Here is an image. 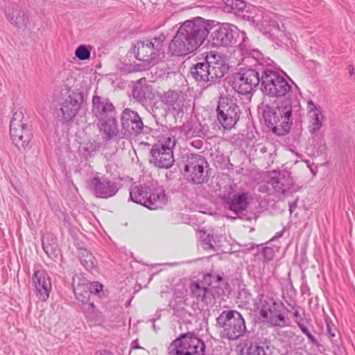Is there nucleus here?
<instances>
[{
    "label": "nucleus",
    "instance_id": "1",
    "mask_svg": "<svg viewBox=\"0 0 355 355\" xmlns=\"http://www.w3.org/2000/svg\"><path fill=\"white\" fill-rule=\"evenodd\" d=\"M214 26L212 20L196 17L180 26L168 46L173 55L184 56L196 51L207 39Z\"/></svg>",
    "mask_w": 355,
    "mask_h": 355
},
{
    "label": "nucleus",
    "instance_id": "2",
    "mask_svg": "<svg viewBox=\"0 0 355 355\" xmlns=\"http://www.w3.org/2000/svg\"><path fill=\"white\" fill-rule=\"evenodd\" d=\"M275 107L263 103V117L266 125L278 135L288 133L293 125V121L299 116L300 106L292 105L290 101H275Z\"/></svg>",
    "mask_w": 355,
    "mask_h": 355
},
{
    "label": "nucleus",
    "instance_id": "3",
    "mask_svg": "<svg viewBox=\"0 0 355 355\" xmlns=\"http://www.w3.org/2000/svg\"><path fill=\"white\" fill-rule=\"evenodd\" d=\"M165 39V35L162 33L150 40L138 41L132 46V53L140 61L139 64L134 65L135 71H145L157 63Z\"/></svg>",
    "mask_w": 355,
    "mask_h": 355
},
{
    "label": "nucleus",
    "instance_id": "4",
    "mask_svg": "<svg viewBox=\"0 0 355 355\" xmlns=\"http://www.w3.org/2000/svg\"><path fill=\"white\" fill-rule=\"evenodd\" d=\"M216 327L220 337L234 340L246 331L245 320L237 311H223L216 319Z\"/></svg>",
    "mask_w": 355,
    "mask_h": 355
},
{
    "label": "nucleus",
    "instance_id": "5",
    "mask_svg": "<svg viewBox=\"0 0 355 355\" xmlns=\"http://www.w3.org/2000/svg\"><path fill=\"white\" fill-rule=\"evenodd\" d=\"M291 86L277 71L265 69L261 71L260 89L265 96L276 98L275 101H283L282 98L291 92Z\"/></svg>",
    "mask_w": 355,
    "mask_h": 355
},
{
    "label": "nucleus",
    "instance_id": "6",
    "mask_svg": "<svg viewBox=\"0 0 355 355\" xmlns=\"http://www.w3.org/2000/svg\"><path fill=\"white\" fill-rule=\"evenodd\" d=\"M131 200L149 209L155 210L162 208L167 202V197L164 190H151L148 186H135L130 189Z\"/></svg>",
    "mask_w": 355,
    "mask_h": 355
},
{
    "label": "nucleus",
    "instance_id": "7",
    "mask_svg": "<svg viewBox=\"0 0 355 355\" xmlns=\"http://www.w3.org/2000/svg\"><path fill=\"white\" fill-rule=\"evenodd\" d=\"M184 175L193 184H202L208 181L205 168L209 166L206 159L201 155L187 153L182 155Z\"/></svg>",
    "mask_w": 355,
    "mask_h": 355
},
{
    "label": "nucleus",
    "instance_id": "8",
    "mask_svg": "<svg viewBox=\"0 0 355 355\" xmlns=\"http://www.w3.org/2000/svg\"><path fill=\"white\" fill-rule=\"evenodd\" d=\"M205 345L193 334H183L173 341L168 348V355H205Z\"/></svg>",
    "mask_w": 355,
    "mask_h": 355
},
{
    "label": "nucleus",
    "instance_id": "9",
    "mask_svg": "<svg viewBox=\"0 0 355 355\" xmlns=\"http://www.w3.org/2000/svg\"><path fill=\"white\" fill-rule=\"evenodd\" d=\"M216 116L223 128L230 130L239 119L240 110L233 99L220 97L216 108Z\"/></svg>",
    "mask_w": 355,
    "mask_h": 355
},
{
    "label": "nucleus",
    "instance_id": "10",
    "mask_svg": "<svg viewBox=\"0 0 355 355\" xmlns=\"http://www.w3.org/2000/svg\"><path fill=\"white\" fill-rule=\"evenodd\" d=\"M120 121L123 137L134 138L143 133L144 124L137 112L125 108L121 114Z\"/></svg>",
    "mask_w": 355,
    "mask_h": 355
},
{
    "label": "nucleus",
    "instance_id": "11",
    "mask_svg": "<svg viewBox=\"0 0 355 355\" xmlns=\"http://www.w3.org/2000/svg\"><path fill=\"white\" fill-rule=\"evenodd\" d=\"M261 84L259 72L254 69H242L234 77L233 88L241 94H250Z\"/></svg>",
    "mask_w": 355,
    "mask_h": 355
},
{
    "label": "nucleus",
    "instance_id": "12",
    "mask_svg": "<svg viewBox=\"0 0 355 355\" xmlns=\"http://www.w3.org/2000/svg\"><path fill=\"white\" fill-rule=\"evenodd\" d=\"M214 26L211 30L214 29L210 35L209 42L212 46H227L234 43L236 41V35H237L236 26L224 23L221 25L216 24L214 21Z\"/></svg>",
    "mask_w": 355,
    "mask_h": 355
},
{
    "label": "nucleus",
    "instance_id": "13",
    "mask_svg": "<svg viewBox=\"0 0 355 355\" xmlns=\"http://www.w3.org/2000/svg\"><path fill=\"white\" fill-rule=\"evenodd\" d=\"M83 102V95L80 92L68 91V94L62 98L60 112L63 121H71L78 113Z\"/></svg>",
    "mask_w": 355,
    "mask_h": 355
},
{
    "label": "nucleus",
    "instance_id": "14",
    "mask_svg": "<svg viewBox=\"0 0 355 355\" xmlns=\"http://www.w3.org/2000/svg\"><path fill=\"white\" fill-rule=\"evenodd\" d=\"M211 279V275H207L204 277L202 281L193 282L189 286L191 296L207 306L214 303L215 300L214 287L210 283Z\"/></svg>",
    "mask_w": 355,
    "mask_h": 355
},
{
    "label": "nucleus",
    "instance_id": "15",
    "mask_svg": "<svg viewBox=\"0 0 355 355\" xmlns=\"http://www.w3.org/2000/svg\"><path fill=\"white\" fill-rule=\"evenodd\" d=\"M150 153V163L157 168L168 169L174 164L173 151L170 148L154 145Z\"/></svg>",
    "mask_w": 355,
    "mask_h": 355
},
{
    "label": "nucleus",
    "instance_id": "16",
    "mask_svg": "<svg viewBox=\"0 0 355 355\" xmlns=\"http://www.w3.org/2000/svg\"><path fill=\"white\" fill-rule=\"evenodd\" d=\"M10 135L12 143L20 150L26 149L32 139L33 135L27 123L10 124Z\"/></svg>",
    "mask_w": 355,
    "mask_h": 355
},
{
    "label": "nucleus",
    "instance_id": "17",
    "mask_svg": "<svg viewBox=\"0 0 355 355\" xmlns=\"http://www.w3.org/2000/svg\"><path fill=\"white\" fill-rule=\"evenodd\" d=\"M161 100L166 110L174 116L184 112L185 97L181 92L169 90L161 96Z\"/></svg>",
    "mask_w": 355,
    "mask_h": 355
},
{
    "label": "nucleus",
    "instance_id": "18",
    "mask_svg": "<svg viewBox=\"0 0 355 355\" xmlns=\"http://www.w3.org/2000/svg\"><path fill=\"white\" fill-rule=\"evenodd\" d=\"M32 281L37 297L43 302L46 301L52 288L49 275L44 270H35Z\"/></svg>",
    "mask_w": 355,
    "mask_h": 355
},
{
    "label": "nucleus",
    "instance_id": "19",
    "mask_svg": "<svg viewBox=\"0 0 355 355\" xmlns=\"http://www.w3.org/2000/svg\"><path fill=\"white\" fill-rule=\"evenodd\" d=\"M205 61L209 68L211 83L215 79L223 78L229 69L221 56L216 52L210 51L207 53L205 56Z\"/></svg>",
    "mask_w": 355,
    "mask_h": 355
},
{
    "label": "nucleus",
    "instance_id": "20",
    "mask_svg": "<svg viewBox=\"0 0 355 355\" xmlns=\"http://www.w3.org/2000/svg\"><path fill=\"white\" fill-rule=\"evenodd\" d=\"M93 191L97 198H107L118 191L116 184L107 178L95 177L92 180Z\"/></svg>",
    "mask_w": 355,
    "mask_h": 355
},
{
    "label": "nucleus",
    "instance_id": "21",
    "mask_svg": "<svg viewBox=\"0 0 355 355\" xmlns=\"http://www.w3.org/2000/svg\"><path fill=\"white\" fill-rule=\"evenodd\" d=\"M113 112H114V107L107 98L93 96L92 113L99 120L110 117Z\"/></svg>",
    "mask_w": 355,
    "mask_h": 355
},
{
    "label": "nucleus",
    "instance_id": "22",
    "mask_svg": "<svg viewBox=\"0 0 355 355\" xmlns=\"http://www.w3.org/2000/svg\"><path fill=\"white\" fill-rule=\"evenodd\" d=\"M254 309L259 311L260 316L263 320L273 311L275 308H280L281 306L277 303L273 298L263 294H259L254 300Z\"/></svg>",
    "mask_w": 355,
    "mask_h": 355
},
{
    "label": "nucleus",
    "instance_id": "23",
    "mask_svg": "<svg viewBox=\"0 0 355 355\" xmlns=\"http://www.w3.org/2000/svg\"><path fill=\"white\" fill-rule=\"evenodd\" d=\"M132 97L137 101L145 104L153 96V88L145 79L138 80L132 88Z\"/></svg>",
    "mask_w": 355,
    "mask_h": 355
},
{
    "label": "nucleus",
    "instance_id": "24",
    "mask_svg": "<svg viewBox=\"0 0 355 355\" xmlns=\"http://www.w3.org/2000/svg\"><path fill=\"white\" fill-rule=\"evenodd\" d=\"M190 73L193 78L196 79L199 83H201L202 87H208L211 83L210 76L209 68L207 67V62H198L192 67H191Z\"/></svg>",
    "mask_w": 355,
    "mask_h": 355
},
{
    "label": "nucleus",
    "instance_id": "25",
    "mask_svg": "<svg viewBox=\"0 0 355 355\" xmlns=\"http://www.w3.org/2000/svg\"><path fill=\"white\" fill-rule=\"evenodd\" d=\"M308 108L309 110V129L310 132L315 133L318 131L322 125L323 116L320 112V107L315 105L313 101L308 102Z\"/></svg>",
    "mask_w": 355,
    "mask_h": 355
},
{
    "label": "nucleus",
    "instance_id": "26",
    "mask_svg": "<svg viewBox=\"0 0 355 355\" xmlns=\"http://www.w3.org/2000/svg\"><path fill=\"white\" fill-rule=\"evenodd\" d=\"M274 173L277 175L272 177L269 183L274 187L277 192L284 193L293 186V180L287 172Z\"/></svg>",
    "mask_w": 355,
    "mask_h": 355
},
{
    "label": "nucleus",
    "instance_id": "27",
    "mask_svg": "<svg viewBox=\"0 0 355 355\" xmlns=\"http://www.w3.org/2000/svg\"><path fill=\"white\" fill-rule=\"evenodd\" d=\"M15 12L14 7H8L6 10L5 13L8 20L18 28H31L29 15L26 12H22V14L17 13V17H15Z\"/></svg>",
    "mask_w": 355,
    "mask_h": 355
},
{
    "label": "nucleus",
    "instance_id": "28",
    "mask_svg": "<svg viewBox=\"0 0 355 355\" xmlns=\"http://www.w3.org/2000/svg\"><path fill=\"white\" fill-rule=\"evenodd\" d=\"M248 198V193H239L234 194L232 199L226 200V203L231 211L239 213L248 208L249 205Z\"/></svg>",
    "mask_w": 355,
    "mask_h": 355
},
{
    "label": "nucleus",
    "instance_id": "29",
    "mask_svg": "<svg viewBox=\"0 0 355 355\" xmlns=\"http://www.w3.org/2000/svg\"><path fill=\"white\" fill-rule=\"evenodd\" d=\"M282 16H279L275 13L268 12L266 13L261 20V26L264 31H266L268 27H272L279 31H284V26L282 23Z\"/></svg>",
    "mask_w": 355,
    "mask_h": 355
},
{
    "label": "nucleus",
    "instance_id": "30",
    "mask_svg": "<svg viewBox=\"0 0 355 355\" xmlns=\"http://www.w3.org/2000/svg\"><path fill=\"white\" fill-rule=\"evenodd\" d=\"M101 121V130L105 133L107 139H114L119 135V130L114 116H110L107 119Z\"/></svg>",
    "mask_w": 355,
    "mask_h": 355
},
{
    "label": "nucleus",
    "instance_id": "31",
    "mask_svg": "<svg viewBox=\"0 0 355 355\" xmlns=\"http://www.w3.org/2000/svg\"><path fill=\"white\" fill-rule=\"evenodd\" d=\"M57 238L52 234L47 233L42 238V248L49 257H56L58 250Z\"/></svg>",
    "mask_w": 355,
    "mask_h": 355
},
{
    "label": "nucleus",
    "instance_id": "32",
    "mask_svg": "<svg viewBox=\"0 0 355 355\" xmlns=\"http://www.w3.org/2000/svg\"><path fill=\"white\" fill-rule=\"evenodd\" d=\"M187 125L189 128L187 135L190 137H205L208 135L209 127L199 121H191Z\"/></svg>",
    "mask_w": 355,
    "mask_h": 355
},
{
    "label": "nucleus",
    "instance_id": "33",
    "mask_svg": "<svg viewBox=\"0 0 355 355\" xmlns=\"http://www.w3.org/2000/svg\"><path fill=\"white\" fill-rule=\"evenodd\" d=\"M243 350H245V355H271L272 349L269 346L263 343L258 345L250 343L245 345Z\"/></svg>",
    "mask_w": 355,
    "mask_h": 355
},
{
    "label": "nucleus",
    "instance_id": "34",
    "mask_svg": "<svg viewBox=\"0 0 355 355\" xmlns=\"http://www.w3.org/2000/svg\"><path fill=\"white\" fill-rule=\"evenodd\" d=\"M279 309L275 308L264 320L272 327H284L287 325L286 320Z\"/></svg>",
    "mask_w": 355,
    "mask_h": 355
},
{
    "label": "nucleus",
    "instance_id": "35",
    "mask_svg": "<svg viewBox=\"0 0 355 355\" xmlns=\"http://www.w3.org/2000/svg\"><path fill=\"white\" fill-rule=\"evenodd\" d=\"M80 261L83 266L88 270L95 268L96 261L95 257L86 249H80L78 252Z\"/></svg>",
    "mask_w": 355,
    "mask_h": 355
},
{
    "label": "nucleus",
    "instance_id": "36",
    "mask_svg": "<svg viewBox=\"0 0 355 355\" xmlns=\"http://www.w3.org/2000/svg\"><path fill=\"white\" fill-rule=\"evenodd\" d=\"M73 290L76 299L83 303H85L89 298V293L87 290H83L82 286L80 285L75 286L74 282H73Z\"/></svg>",
    "mask_w": 355,
    "mask_h": 355
},
{
    "label": "nucleus",
    "instance_id": "37",
    "mask_svg": "<svg viewBox=\"0 0 355 355\" xmlns=\"http://www.w3.org/2000/svg\"><path fill=\"white\" fill-rule=\"evenodd\" d=\"M75 55L80 60H88L91 55L90 49L85 45H80L76 49Z\"/></svg>",
    "mask_w": 355,
    "mask_h": 355
},
{
    "label": "nucleus",
    "instance_id": "38",
    "mask_svg": "<svg viewBox=\"0 0 355 355\" xmlns=\"http://www.w3.org/2000/svg\"><path fill=\"white\" fill-rule=\"evenodd\" d=\"M85 310L91 319L98 320V311L93 302L87 304Z\"/></svg>",
    "mask_w": 355,
    "mask_h": 355
},
{
    "label": "nucleus",
    "instance_id": "39",
    "mask_svg": "<svg viewBox=\"0 0 355 355\" xmlns=\"http://www.w3.org/2000/svg\"><path fill=\"white\" fill-rule=\"evenodd\" d=\"M80 151L84 158L88 159L89 157H91L94 155V153L95 152V147L92 145V144H86L85 146L80 148Z\"/></svg>",
    "mask_w": 355,
    "mask_h": 355
},
{
    "label": "nucleus",
    "instance_id": "40",
    "mask_svg": "<svg viewBox=\"0 0 355 355\" xmlns=\"http://www.w3.org/2000/svg\"><path fill=\"white\" fill-rule=\"evenodd\" d=\"M12 118L10 121V124H23L25 123L23 121L24 119V114L22 111L20 109H17L16 111H15V109L12 110Z\"/></svg>",
    "mask_w": 355,
    "mask_h": 355
},
{
    "label": "nucleus",
    "instance_id": "41",
    "mask_svg": "<svg viewBox=\"0 0 355 355\" xmlns=\"http://www.w3.org/2000/svg\"><path fill=\"white\" fill-rule=\"evenodd\" d=\"M200 236L202 239L203 248L205 250H215L214 244L211 243L210 236L206 235L205 232H200Z\"/></svg>",
    "mask_w": 355,
    "mask_h": 355
},
{
    "label": "nucleus",
    "instance_id": "42",
    "mask_svg": "<svg viewBox=\"0 0 355 355\" xmlns=\"http://www.w3.org/2000/svg\"><path fill=\"white\" fill-rule=\"evenodd\" d=\"M83 286L89 290V294H98L103 291V285L98 282H93L89 286L83 284Z\"/></svg>",
    "mask_w": 355,
    "mask_h": 355
},
{
    "label": "nucleus",
    "instance_id": "43",
    "mask_svg": "<svg viewBox=\"0 0 355 355\" xmlns=\"http://www.w3.org/2000/svg\"><path fill=\"white\" fill-rule=\"evenodd\" d=\"M176 144L175 137H168L165 139L164 143L158 144L157 146H162L164 148H170V150H173V148Z\"/></svg>",
    "mask_w": 355,
    "mask_h": 355
},
{
    "label": "nucleus",
    "instance_id": "44",
    "mask_svg": "<svg viewBox=\"0 0 355 355\" xmlns=\"http://www.w3.org/2000/svg\"><path fill=\"white\" fill-rule=\"evenodd\" d=\"M232 7L239 11H243L246 7V3L242 0H232Z\"/></svg>",
    "mask_w": 355,
    "mask_h": 355
},
{
    "label": "nucleus",
    "instance_id": "45",
    "mask_svg": "<svg viewBox=\"0 0 355 355\" xmlns=\"http://www.w3.org/2000/svg\"><path fill=\"white\" fill-rule=\"evenodd\" d=\"M264 257L270 260L272 258V249L270 248H265L263 251Z\"/></svg>",
    "mask_w": 355,
    "mask_h": 355
},
{
    "label": "nucleus",
    "instance_id": "46",
    "mask_svg": "<svg viewBox=\"0 0 355 355\" xmlns=\"http://www.w3.org/2000/svg\"><path fill=\"white\" fill-rule=\"evenodd\" d=\"M326 324H327V332L329 334V336L331 337V338H334L336 337V329H333L331 326H330V323L327 320L326 321Z\"/></svg>",
    "mask_w": 355,
    "mask_h": 355
},
{
    "label": "nucleus",
    "instance_id": "47",
    "mask_svg": "<svg viewBox=\"0 0 355 355\" xmlns=\"http://www.w3.org/2000/svg\"><path fill=\"white\" fill-rule=\"evenodd\" d=\"M296 207H297V203L295 202H294L292 204H291L289 205L290 211L293 212L295 210V209L296 208Z\"/></svg>",
    "mask_w": 355,
    "mask_h": 355
},
{
    "label": "nucleus",
    "instance_id": "48",
    "mask_svg": "<svg viewBox=\"0 0 355 355\" xmlns=\"http://www.w3.org/2000/svg\"><path fill=\"white\" fill-rule=\"evenodd\" d=\"M95 355H112L110 352L107 351L96 352Z\"/></svg>",
    "mask_w": 355,
    "mask_h": 355
},
{
    "label": "nucleus",
    "instance_id": "49",
    "mask_svg": "<svg viewBox=\"0 0 355 355\" xmlns=\"http://www.w3.org/2000/svg\"><path fill=\"white\" fill-rule=\"evenodd\" d=\"M132 348H136V349H139L140 348V347L137 345V340H134L132 342Z\"/></svg>",
    "mask_w": 355,
    "mask_h": 355
},
{
    "label": "nucleus",
    "instance_id": "50",
    "mask_svg": "<svg viewBox=\"0 0 355 355\" xmlns=\"http://www.w3.org/2000/svg\"><path fill=\"white\" fill-rule=\"evenodd\" d=\"M306 336L309 338V339H310L312 342L315 341L314 336L310 332L308 333Z\"/></svg>",
    "mask_w": 355,
    "mask_h": 355
},
{
    "label": "nucleus",
    "instance_id": "51",
    "mask_svg": "<svg viewBox=\"0 0 355 355\" xmlns=\"http://www.w3.org/2000/svg\"><path fill=\"white\" fill-rule=\"evenodd\" d=\"M301 329L303 331V333H304L306 335H307V334L309 333V330L305 327H302Z\"/></svg>",
    "mask_w": 355,
    "mask_h": 355
},
{
    "label": "nucleus",
    "instance_id": "52",
    "mask_svg": "<svg viewBox=\"0 0 355 355\" xmlns=\"http://www.w3.org/2000/svg\"><path fill=\"white\" fill-rule=\"evenodd\" d=\"M354 72V68L351 66H349V73L352 75Z\"/></svg>",
    "mask_w": 355,
    "mask_h": 355
},
{
    "label": "nucleus",
    "instance_id": "53",
    "mask_svg": "<svg viewBox=\"0 0 355 355\" xmlns=\"http://www.w3.org/2000/svg\"><path fill=\"white\" fill-rule=\"evenodd\" d=\"M157 108H158L157 107H155V105H153L152 107L153 112L155 113V111H156V110H157Z\"/></svg>",
    "mask_w": 355,
    "mask_h": 355
},
{
    "label": "nucleus",
    "instance_id": "54",
    "mask_svg": "<svg viewBox=\"0 0 355 355\" xmlns=\"http://www.w3.org/2000/svg\"><path fill=\"white\" fill-rule=\"evenodd\" d=\"M15 10L16 11V12H15V17H17V13H20L21 12H20V11H19V10H17V8H15Z\"/></svg>",
    "mask_w": 355,
    "mask_h": 355
},
{
    "label": "nucleus",
    "instance_id": "55",
    "mask_svg": "<svg viewBox=\"0 0 355 355\" xmlns=\"http://www.w3.org/2000/svg\"><path fill=\"white\" fill-rule=\"evenodd\" d=\"M282 236V233H279V234H277V235L275 236L276 238H279V237H281Z\"/></svg>",
    "mask_w": 355,
    "mask_h": 355
},
{
    "label": "nucleus",
    "instance_id": "56",
    "mask_svg": "<svg viewBox=\"0 0 355 355\" xmlns=\"http://www.w3.org/2000/svg\"><path fill=\"white\" fill-rule=\"evenodd\" d=\"M193 144H194V142H193ZM193 145L194 146V147H197V146H198V144H196V145H194V144H193Z\"/></svg>",
    "mask_w": 355,
    "mask_h": 355
},
{
    "label": "nucleus",
    "instance_id": "57",
    "mask_svg": "<svg viewBox=\"0 0 355 355\" xmlns=\"http://www.w3.org/2000/svg\"><path fill=\"white\" fill-rule=\"evenodd\" d=\"M193 144H194V142H193ZM193 145L194 146V147H197V146H198V144H196V145H194V144H193Z\"/></svg>",
    "mask_w": 355,
    "mask_h": 355
}]
</instances>
